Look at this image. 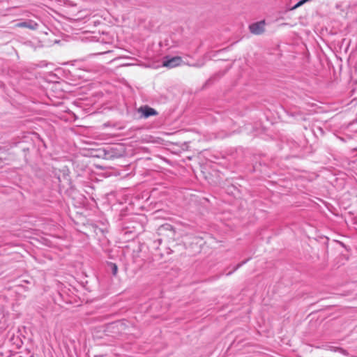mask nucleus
<instances>
[{"mask_svg": "<svg viewBox=\"0 0 357 357\" xmlns=\"http://www.w3.org/2000/svg\"><path fill=\"white\" fill-rule=\"evenodd\" d=\"M183 63L181 56H176L174 57L166 56L164 58L162 66L169 68H173L182 65Z\"/></svg>", "mask_w": 357, "mask_h": 357, "instance_id": "nucleus-1", "label": "nucleus"}, {"mask_svg": "<svg viewBox=\"0 0 357 357\" xmlns=\"http://www.w3.org/2000/svg\"><path fill=\"white\" fill-rule=\"evenodd\" d=\"M265 21L262 20L252 23L249 26L250 31L255 35H260L264 32Z\"/></svg>", "mask_w": 357, "mask_h": 357, "instance_id": "nucleus-2", "label": "nucleus"}, {"mask_svg": "<svg viewBox=\"0 0 357 357\" xmlns=\"http://www.w3.org/2000/svg\"><path fill=\"white\" fill-rule=\"evenodd\" d=\"M139 112H141L144 117L148 118L151 116H155L158 112L153 108L149 106L141 107L139 109Z\"/></svg>", "mask_w": 357, "mask_h": 357, "instance_id": "nucleus-3", "label": "nucleus"}, {"mask_svg": "<svg viewBox=\"0 0 357 357\" xmlns=\"http://www.w3.org/2000/svg\"><path fill=\"white\" fill-rule=\"evenodd\" d=\"M158 231L160 234H162L165 231L169 232L167 235L170 237H173L175 234V230L174 229L173 227L169 224L162 225L159 228Z\"/></svg>", "mask_w": 357, "mask_h": 357, "instance_id": "nucleus-4", "label": "nucleus"}, {"mask_svg": "<svg viewBox=\"0 0 357 357\" xmlns=\"http://www.w3.org/2000/svg\"><path fill=\"white\" fill-rule=\"evenodd\" d=\"M17 26L26 27V28H29L32 30H35V29H38V24L36 22L30 21V22H23L18 23L17 24Z\"/></svg>", "mask_w": 357, "mask_h": 357, "instance_id": "nucleus-5", "label": "nucleus"}, {"mask_svg": "<svg viewBox=\"0 0 357 357\" xmlns=\"http://www.w3.org/2000/svg\"><path fill=\"white\" fill-rule=\"evenodd\" d=\"M328 348H329L330 350H331L333 351H335V352L338 351V352H340V353H341V354H342L344 355H347V352L344 349H342L340 347H336L330 346V347H328Z\"/></svg>", "mask_w": 357, "mask_h": 357, "instance_id": "nucleus-6", "label": "nucleus"}, {"mask_svg": "<svg viewBox=\"0 0 357 357\" xmlns=\"http://www.w3.org/2000/svg\"><path fill=\"white\" fill-rule=\"evenodd\" d=\"M108 266L110 267L112 274L114 275H116L118 272V267H117L116 264L110 262L108 264Z\"/></svg>", "mask_w": 357, "mask_h": 357, "instance_id": "nucleus-7", "label": "nucleus"}, {"mask_svg": "<svg viewBox=\"0 0 357 357\" xmlns=\"http://www.w3.org/2000/svg\"><path fill=\"white\" fill-rule=\"evenodd\" d=\"M306 1H298V3H296L295 6H294L291 10H294L297 8H298L299 6H302L304 3H305Z\"/></svg>", "mask_w": 357, "mask_h": 357, "instance_id": "nucleus-8", "label": "nucleus"}, {"mask_svg": "<svg viewBox=\"0 0 357 357\" xmlns=\"http://www.w3.org/2000/svg\"><path fill=\"white\" fill-rule=\"evenodd\" d=\"M245 262H246V261H243L242 263L238 264L236 266V267L235 270H237L239 267H241V266H242V264H245Z\"/></svg>", "mask_w": 357, "mask_h": 357, "instance_id": "nucleus-9", "label": "nucleus"}, {"mask_svg": "<svg viewBox=\"0 0 357 357\" xmlns=\"http://www.w3.org/2000/svg\"><path fill=\"white\" fill-rule=\"evenodd\" d=\"M158 241L159 243L160 244V243H161V241H162V239H161V238H160V239H158Z\"/></svg>", "mask_w": 357, "mask_h": 357, "instance_id": "nucleus-10", "label": "nucleus"}]
</instances>
